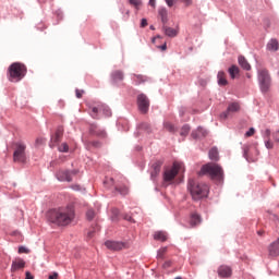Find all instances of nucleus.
Listing matches in <instances>:
<instances>
[{
	"label": "nucleus",
	"instance_id": "f257e3e1",
	"mask_svg": "<svg viewBox=\"0 0 279 279\" xmlns=\"http://www.w3.org/2000/svg\"><path fill=\"white\" fill-rule=\"evenodd\" d=\"M48 221L54 226H69L75 219V210L73 207H60L50 209L47 214Z\"/></svg>",
	"mask_w": 279,
	"mask_h": 279
},
{
	"label": "nucleus",
	"instance_id": "f03ea898",
	"mask_svg": "<svg viewBox=\"0 0 279 279\" xmlns=\"http://www.w3.org/2000/svg\"><path fill=\"white\" fill-rule=\"evenodd\" d=\"M199 175H209L210 180L214 182H223V168L217 163H206L202 167Z\"/></svg>",
	"mask_w": 279,
	"mask_h": 279
},
{
	"label": "nucleus",
	"instance_id": "7ed1b4c3",
	"mask_svg": "<svg viewBox=\"0 0 279 279\" xmlns=\"http://www.w3.org/2000/svg\"><path fill=\"white\" fill-rule=\"evenodd\" d=\"M187 189L192 195V198L196 202L199 199H204V197H208V193L210 189L206 183H197V181L190 179Z\"/></svg>",
	"mask_w": 279,
	"mask_h": 279
},
{
	"label": "nucleus",
	"instance_id": "20e7f679",
	"mask_svg": "<svg viewBox=\"0 0 279 279\" xmlns=\"http://www.w3.org/2000/svg\"><path fill=\"white\" fill-rule=\"evenodd\" d=\"M25 75H27V66H25L23 63L14 62L8 69L9 82H21Z\"/></svg>",
	"mask_w": 279,
	"mask_h": 279
},
{
	"label": "nucleus",
	"instance_id": "39448f33",
	"mask_svg": "<svg viewBox=\"0 0 279 279\" xmlns=\"http://www.w3.org/2000/svg\"><path fill=\"white\" fill-rule=\"evenodd\" d=\"M180 171H184V163L174 161L172 168L165 170L163 182H166L167 184H171V182L175 180V175H178Z\"/></svg>",
	"mask_w": 279,
	"mask_h": 279
},
{
	"label": "nucleus",
	"instance_id": "423d86ee",
	"mask_svg": "<svg viewBox=\"0 0 279 279\" xmlns=\"http://www.w3.org/2000/svg\"><path fill=\"white\" fill-rule=\"evenodd\" d=\"M87 107L89 108V110H92L90 116L93 117V119H97V114H99V112H104L106 117L112 116V111H110V108L101 102H87Z\"/></svg>",
	"mask_w": 279,
	"mask_h": 279
},
{
	"label": "nucleus",
	"instance_id": "0eeeda50",
	"mask_svg": "<svg viewBox=\"0 0 279 279\" xmlns=\"http://www.w3.org/2000/svg\"><path fill=\"white\" fill-rule=\"evenodd\" d=\"M258 82L263 93H267L271 86V76H269V71L262 69L258 71Z\"/></svg>",
	"mask_w": 279,
	"mask_h": 279
},
{
	"label": "nucleus",
	"instance_id": "6e6552de",
	"mask_svg": "<svg viewBox=\"0 0 279 279\" xmlns=\"http://www.w3.org/2000/svg\"><path fill=\"white\" fill-rule=\"evenodd\" d=\"M25 149L27 146L23 143L15 144V150L13 153V160L14 162H25L27 160V155H25Z\"/></svg>",
	"mask_w": 279,
	"mask_h": 279
},
{
	"label": "nucleus",
	"instance_id": "1a4fd4ad",
	"mask_svg": "<svg viewBox=\"0 0 279 279\" xmlns=\"http://www.w3.org/2000/svg\"><path fill=\"white\" fill-rule=\"evenodd\" d=\"M137 106L142 114H147V112H149V98L147 97V95L140 94L137 96Z\"/></svg>",
	"mask_w": 279,
	"mask_h": 279
},
{
	"label": "nucleus",
	"instance_id": "9d476101",
	"mask_svg": "<svg viewBox=\"0 0 279 279\" xmlns=\"http://www.w3.org/2000/svg\"><path fill=\"white\" fill-rule=\"evenodd\" d=\"M56 175L59 182H73V175H77V170H59Z\"/></svg>",
	"mask_w": 279,
	"mask_h": 279
},
{
	"label": "nucleus",
	"instance_id": "9b49d317",
	"mask_svg": "<svg viewBox=\"0 0 279 279\" xmlns=\"http://www.w3.org/2000/svg\"><path fill=\"white\" fill-rule=\"evenodd\" d=\"M105 245L107 250H111L112 252H120V250L125 248V243L117 241H107Z\"/></svg>",
	"mask_w": 279,
	"mask_h": 279
},
{
	"label": "nucleus",
	"instance_id": "f8f14e48",
	"mask_svg": "<svg viewBox=\"0 0 279 279\" xmlns=\"http://www.w3.org/2000/svg\"><path fill=\"white\" fill-rule=\"evenodd\" d=\"M161 167H162V160L154 161V163L151 165V171H150L151 180H155V178L158 177V174L160 173Z\"/></svg>",
	"mask_w": 279,
	"mask_h": 279
},
{
	"label": "nucleus",
	"instance_id": "ddd939ff",
	"mask_svg": "<svg viewBox=\"0 0 279 279\" xmlns=\"http://www.w3.org/2000/svg\"><path fill=\"white\" fill-rule=\"evenodd\" d=\"M20 269H25V260H23V258H15L13 262H12V265H11V271L12 274L19 271Z\"/></svg>",
	"mask_w": 279,
	"mask_h": 279
},
{
	"label": "nucleus",
	"instance_id": "4468645a",
	"mask_svg": "<svg viewBox=\"0 0 279 279\" xmlns=\"http://www.w3.org/2000/svg\"><path fill=\"white\" fill-rule=\"evenodd\" d=\"M239 110H241V106L238 102L230 104L227 111L221 113L220 117L222 119H228V114H230V112H239Z\"/></svg>",
	"mask_w": 279,
	"mask_h": 279
},
{
	"label": "nucleus",
	"instance_id": "2eb2a0df",
	"mask_svg": "<svg viewBox=\"0 0 279 279\" xmlns=\"http://www.w3.org/2000/svg\"><path fill=\"white\" fill-rule=\"evenodd\" d=\"M268 252H269V256H272V258H276L279 256V239L269 245Z\"/></svg>",
	"mask_w": 279,
	"mask_h": 279
},
{
	"label": "nucleus",
	"instance_id": "dca6fc26",
	"mask_svg": "<svg viewBox=\"0 0 279 279\" xmlns=\"http://www.w3.org/2000/svg\"><path fill=\"white\" fill-rule=\"evenodd\" d=\"M218 275L221 278H230L232 276V269L228 266H220L218 268Z\"/></svg>",
	"mask_w": 279,
	"mask_h": 279
},
{
	"label": "nucleus",
	"instance_id": "f3484780",
	"mask_svg": "<svg viewBox=\"0 0 279 279\" xmlns=\"http://www.w3.org/2000/svg\"><path fill=\"white\" fill-rule=\"evenodd\" d=\"M135 86H140V84H145V82H149V77L143 75V74H133L132 77Z\"/></svg>",
	"mask_w": 279,
	"mask_h": 279
},
{
	"label": "nucleus",
	"instance_id": "a211bd4d",
	"mask_svg": "<svg viewBox=\"0 0 279 279\" xmlns=\"http://www.w3.org/2000/svg\"><path fill=\"white\" fill-rule=\"evenodd\" d=\"M89 132L94 136H100V138H106V131L100 130L97 125H92Z\"/></svg>",
	"mask_w": 279,
	"mask_h": 279
},
{
	"label": "nucleus",
	"instance_id": "6ab92c4d",
	"mask_svg": "<svg viewBox=\"0 0 279 279\" xmlns=\"http://www.w3.org/2000/svg\"><path fill=\"white\" fill-rule=\"evenodd\" d=\"M238 62L240 64V66H242V69H244V71H250L252 69V65H250V62H247V59H245V57L240 56L238 58Z\"/></svg>",
	"mask_w": 279,
	"mask_h": 279
},
{
	"label": "nucleus",
	"instance_id": "aec40b11",
	"mask_svg": "<svg viewBox=\"0 0 279 279\" xmlns=\"http://www.w3.org/2000/svg\"><path fill=\"white\" fill-rule=\"evenodd\" d=\"M162 31L165 32L166 36H169V38H175V36H178V29L175 28L163 26Z\"/></svg>",
	"mask_w": 279,
	"mask_h": 279
},
{
	"label": "nucleus",
	"instance_id": "412c9836",
	"mask_svg": "<svg viewBox=\"0 0 279 279\" xmlns=\"http://www.w3.org/2000/svg\"><path fill=\"white\" fill-rule=\"evenodd\" d=\"M64 134V128L59 126L54 133V136L52 137L53 143H60V140L62 138Z\"/></svg>",
	"mask_w": 279,
	"mask_h": 279
},
{
	"label": "nucleus",
	"instance_id": "4be33fe9",
	"mask_svg": "<svg viewBox=\"0 0 279 279\" xmlns=\"http://www.w3.org/2000/svg\"><path fill=\"white\" fill-rule=\"evenodd\" d=\"M218 84L219 86H227L228 85V80L226 78V72L220 71L218 72Z\"/></svg>",
	"mask_w": 279,
	"mask_h": 279
},
{
	"label": "nucleus",
	"instance_id": "5701e85b",
	"mask_svg": "<svg viewBox=\"0 0 279 279\" xmlns=\"http://www.w3.org/2000/svg\"><path fill=\"white\" fill-rule=\"evenodd\" d=\"M190 223L192 228L195 226H199V223H202V218L197 214H192Z\"/></svg>",
	"mask_w": 279,
	"mask_h": 279
},
{
	"label": "nucleus",
	"instance_id": "b1692460",
	"mask_svg": "<svg viewBox=\"0 0 279 279\" xmlns=\"http://www.w3.org/2000/svg\"><path fill=\"white\" fill-rule=\"evenodd\" d=\"M154 239H155V241L165 242V241H167V233H165L162 231H157L154 234Z\"/></svg>",
	"mask_w": 279,
	"mask_h": 279
},
{
	"label": "nucleus",
	"instance_id": "393cba45",
	"mask_svg": "<svg viewBox=\"0 0 279 279\" xmlns=\"http://www.w3.org/2000/svg\"><path fill=\"white\" fill-rule=\"evenodd\" d=\"M268 51H278V40L271 39L270 43L267 44Z\"/></svg>",
	"mask_w": 279,
	"mask_h": 279
},
{
	"label": "nucleus",
	"instance_id": "a878e982",
	"mask_svg": "<svg viewBox=\"0 0 279 279\" xmlns=\"http://www.w3.org/2000/svg\"><path fill=\"white\" fill-rule=\"evenodd\" d=\"M159 16L161 17V22L163 23V25H166L167 21H168V12L167 9L161 8L159 9Z\"/></svg>",
	"mask_w": 279,
	"mask_h": 279
},
{
	"label": "nucleus",
	"instance_id": "bb28decb",
	"mask_svg": "<svg viewBox=\"0 0 279 279\" xmlns=\"http://www.w3.org/2000/svg\"><path fill=\"white\" fill-rule=\"evenodd\" d=\"M229 75H230L231 80H234V77H236V75H239V66L232 65L231 68H229Z\"/></svg>",
	"mask_w": 279,
	"mask_h": 279
},
{
	"label": "nucleus",
	"instance_id": "cd10ccee",
	"mask_svg": "<svg viewBox=\"0 0 279 279\" xmlns=\"http://www.w3.org/2000/svg\"><path fill=\"white\" fill-rule=\"evenodd\" d=\"M112 80L114 81V82H121V81H123V72L122 71H114L113 73H112Z\"/></svg>",
	"mask_w": 279,
	"mask_h": 279
},
{
	"label": "nucleus",
	"instance_id": "c85d7f7f",
	"mask_svg": "<svg viewBox=\"0 0 279 279\" xmlns=\"http://www.w3.org/2000/svg\"><path fill=\"white\" fill-rule=\"evenodd\" d=\"M209 158L210 160H215V161L219 160V150H217V148H211L209 150Z\"/></svg>",
	"mask_w": 279,
	"mask_h": 279
},
{
	"label": "nucleus",
	"instance_id": "c756f323",
	"mask_svg": "<svg viewBox=\"0 0 279 279\" xmlns=\"http://www.w3.org/2000/svg\"><path fill=\"white\" fill-rule=\"evenodd\" d=\"M163 128L165 130H167V132H171V133L175 132V125H173L171 122H165Z\"/></svg>",
	"mask_w": 279,
	"mask_h": 279
},
{
	"label": "nucleus",
	"instance_id": "7c9ffc66",
	"mask_svg": "<svg viewBox=\"0 0 279 279\" xmlns=\"http://www.w3.org/2000/svg\"><path fill=\"white\" fill-rule=\"evenodd\" d=\"M116 191L120 193V195H128V193H130L128 186H116Z\"/></svg>",
	"mask_w": 279,
	"mask_h": 279
},
{
	"label": "nucleus",
	"instance_id": "2f4dec72",
	"mask_svg": "<svg viewBox=\"0 0 279 279\" xmlns=\"http://www.w3.org/2000/svg\"><path fill=\"white\" fill-rule=\"evenodd\" d=\"M189 132H191V126L187 124L183 125L180 132L181 136H189Z\"/></svg>",
	"mask_w": 279,
	"mask_h": 279
},
{
	"label": "nucleus",
	"instance_id": "473e14b6",
	"mask_svg": "<svg viewBox=\"0 0 279 279\" xmlns=\"http://www.w3.org/2000/svg\"><path fill=\"white\" fill-rule=\"evenodd\" d=\"M244 158L247 162H254V159L250 157V146H244Z\"/></svg>",
	"mask_w": 279,
	"mask_h": 279
},
{
	"label": "nucleus",
	"instance_id": "72a5a7b5",
	"mask_svg": "<svg viewBox=\"0 0 279 279\" xmlns=\"http://www.w3.org/2000/svg\"><path fill=\"white\" fill-rule=\"evenodd\" d=\"M129 3L137 10L141 8V5H143V2H141V0H129Z\"/></svg>",
	"mask_w": 279,
	"mask_h": 279
},
{
	"label": "nucleus",
	"instance_id": "f704fd0d",
	"mask_svg": "<svg viewBox=\"0 0 279 279\" xmlns=\"http://www.w3.org/2000/svg\"><path fill=\"white\" fill-rule=\"evenodd\" d=\"M86 218L88 219V221H93V219H95V210L93 209L87 210Z\"/></svg>",
	"mask_w": 279,
	"mask_h": 279
},
{
	"label": "nucleus",
	"instance_id": "c9c22d12",
	"mask_svg": "<svg viewBox=\"0 0 279 279\" xmlns=\"http://www.w3.org/2000/svg\"><path fill=\"white\" fill-rule=\"evenodd\" d=\"M167 254V247H162L158 251L157 257L158 258H165V255Z\"/></svg>",
	"mask_w": 279,
	"mask_h": 279
},
{
	"label": "nucleus",
	"instance_id": "e433bc0d",
	"mask_svg": "<svg viewBox=\"0 0 279 279\" xmlns=\"http://www.w3.org/2000/svg\"><path fill=\"white\" fill-rule=\"evenodd\" d=\"M59 151H62V153L69 151V144L62 143V144L59 146Z\"/></svg>",
	"mask_w": 279,
	"mask_h": 279
},
{
	"label": "nucleus",
	"instance_id": "4c0bfd02",
	"mask_svg": "<svg viewBox=\"0 0 279 279\" xmlns=\"http://www.w3.org/2000/svg\"><path fill=\"white\" fill-rule=\"evenodd\" d=\"M265 147L267 149H274V142L271 140H265Z\"/></svg>",
	"mask_w": 279,
	"mask_h": 279
},
{
	"label": "nucleus",
	"instance_id": "58836bf2",
	"mask_svg": "<svg viewBox=\"0 0 279 279\" xmlns=\"http://www.w3.org/2000/svg\"><path fill=\"white\" fill-rule=\"evenodd\" d=\"M264 138H265V141L271 140V130L267 129V130L264 132Z\"/></svg>",
	"mask_w": 279,
	"mask_h": 279
},
{
	"label": "nucleus",
	"instance_id": "ea45409f",
	"mask_svg": "<svg viewBox=\"0 0 279 279\" xmlns=\"http://www.w3.org/2000/svg\"><path fill=\"white\" fill-rule=\"evenodd\" d=\"M19 254H29V251L25 246H20L19 247Z\"/></svg>",
	"mask_w": 279,
	"mask_h": 279
},
{
	"label": "nucleus",
	"instance_id": "a19ab883",
	"mask_svg": "<svg viewBox=\"0 0 279 279\" xmlns=\"http://www.w3.org/2000/svg\"><path fill=\"white\" fill-rule=\"evenodd\" d=\"M75 93H76L77 99H82V97L84 95V89H76Z\"/></svg>",
	"mask_w": 279,
	"mask_h": 279
},
{
	"label": "nucleus",
	"instance_id": "79ce46f5",
	"mask_svg": "<svg viewBox=\"0 0 279 279\" xmlns=\"http://www.w3.org/2000/svg\"><path fill=\"white\" fill-rule=\"evenodd\" d=\"M197 132H198V136H206V134H208V132H206V130L202 128H198Z\"/></svg>",
	"mask_w": 279,
	"mask_h": 279
},
{
	"label": "nucleus",
	"instance_id": "37998d69",
	"mask_svg": "<svg viewBox=\"0 0 279 279\" xmlns=\"http://www.w3.org/2000/svg\"><path fill=\"white\" fill-rule=\"evenodd\" d=\"M254 132H255L254 128H251V129L245 133V136H246V137L254 136Z\"/></svg>",
	"mask_w": 279,
	"mask_h": 279
},
{
	"label": "nucleus",
	"instance_id": "c03bdc74",
	"mask_svg": "<svg viewBox=\"0 0 279 279\" xmlns=\"http://www.w3.org/2000/svg\"><path fill=\"white\" fill-rule=\"evenodd\" d=\"M168 8H173V5L175 4V0H165Z\"/></svg>",
	"mask_w": 279,
	"mask_h": 279
},
{
	"label": "nucleus",
	"instance_id": "a18cd8bd",
	"mask_svg": "<svg viewBox=\"0 0 279 279\" xmlns=\"http://www.w3.org/2000/svg\"><path fill=\"white\" fill-rule=\"evenodd\" d=\"M183 1V3L189 7V5H193V0H181Z\"/></svg>",
	"mask_w": 279,
	"mask_h": 279
},
{
	"label": "nucleus",
	"instance_id": "49530a36",
	"mask_svg": "<svg viewBox=\"0 0 279 279\" xmlns=\"http://www.w3.org/2000/svg\"><path fill=\"white\" fill-rule=\"evenodd\" d=\"M141 27H147V20L146 19H142Z\"/></svg>",
	"mask_w": 279,
	"mask_h": 279
},
{
	"label": "nucleus",
	"instance_id": "de8ad7c7",
	"mask_svg": "<svg viewBox=\"0 0 279 279\" xmlns=\"http://www.w3.org/2000/svg\"><path fill=\"white\" fill-rule=\"evenodd\" d=\"M48 279H58V272H53L52 275H49Z\"/></svg>",
	"mask_w": 279,
	"mask_h": 279
},
{
	"label": "nucleus",
	"instance_id": "09e8293b",
	"mask_svg": "<svg viewBox=\"0 0 279 279\" xmlns=\"http://www.w3.org/2000/svg\"><path fill=\"white\" fill-rule=\"evenodd\" d=\"M141 128H142V130H149V124L143 123V124L141 125Z\"/></svg>",
	"mask_w": 279,
	"mask_h": 279
},
{
	"label": "nucleus",
	"instance_id": "8fccbe9b",
	"mask_svg": "<svg viewBox=\"0 0 279 279\" xmlns=\"http://www.w3.org/2000/svg\"><path fill=\"white\" fill-rule=\"evenodd\" d=\"M93 147H101V143L99 142H92Z\"/></svg>",
	"mask_w": 279,
	"mask_h": 279
},
{
	"label": "nucleus",
	"instance_id": "3c124183",
	"mask_svg": "<svg viewBox=\"0 0 279 279\" xmlns=\"http://www.w3.org/2000/svg\"><path fill=\"white\" fill-rule=\"evenodd\" d=\"M25 279H34V276H32L31 271H26V278Z\"/></svg>",
	"mask_w": 279,
	"mask_h": 279
},
{
	"label": "nucleus",
	"instance_id": "603ef678",
	"mask_svg": "<svg viewBox=\"0 0 279 279\" xmlns=\"http://www.w3.org/2000/svg\"><path fill=\"white\" fill-rule=\"evenodd\" d=\"M105 184H114V179H109L107 181H105Z\"/></svg>",
	"mask_w": 279,
	"mask_h": 279
},
{
	"label": "nucleus",
	"instance_id": "864d4df0",
	"mask_svg": "<svg viewBox=\"0 0 279 279\" xmlns=\"http://www.w3.org/2000/svg\"><path fill=\"white\" fill-rule=\"evenodd\" d=\"M149 5H151V8H156V0H149Z\"/></svg>",
	"mask_w": 279,
	"mask_h": 279
},
{
	"label": "nucleus",
	"instance_id": "5fc2aeb1",
	"mask_svg": "<svg viewBox=\"0 0 279 279\" xmlns=\"http://www.w3.org/2000/svg\"><path fill=\"white\" fill-rule=\"evenodd\" d=\"M161 51H167V44H163L162 46L159 47Z\"/></svg>",
	"mask_w": 279,
	"mask_h": 279
},
{
	"label": "nucleus",
	"instance_id": "6e6d98bb",
	"mask_svg": "<svg viewBox=\"0 0 279 279\" xmlns=\"http://www.w3.org/2000/svg\"><path fill=\"white\" fill-rule=\"evenodd\" d=\"M163 267L167 269L168 267H171V262H166L165 264H163Z\"/></svg>",
	"mask_w": 279,
	"mask_h": 279
},
{
	"label": "nucleus",
	"instance_id": "4d7b16f0",
	"mask_svg": "<svg viewBox=\"0 0 279 279\" xmlns=\"http://www.w3.org/2000/svg\"><path fill=\"white\" fill-rule=\"evenodd\" d=\"M124 219H125L126 221H133L132 216H124Z\"/></svg>",
	"mask_w": 279,
	"mask_h": 279
},
{
	"label": "nucleus",
	"instance_id": "13d9d810",
	"mask_svg": "<svg viewBox=\"0 0 279 279\" xmlns=\"http://www.w3.org/2000/svg\"><path fill=\"white\" fill-rule=\"evenodd\" d=\"M72 189H74V191H78V190H80V186H78V185H75V186H72Z\"/></svg>",
	"mask_w": 279,
	"mask_h": 279
},
{
	"label": "nucleus",
	"instance_id": "bf43d9fd",
	"mask_svg": "<svg viewBox=\"0 0 279 279\" xmlns=\"http://www.w3.org/2000/svg\"><path fill=\"white\" fill-rule=\"evenodd\" d=\"M264 233H265L264 231H258V232H257V234H258L259 236H263Z\"/></svg>",
	"mask_w": 279,
	"mask_h": 279
},
{
	"label": "nucleus",
	"instance_id": "052dcab7",
	"mask_svg": "<svg viewBox=\"0 0 279 279\" xmlns=\"http://www.w3.org/2000/svg\"><path fill=\"white\" fill-rule=\"evenodd\" d=\"M125 14H126V17H129L130 16V10H126Z\"/></svg>",
	"mask_w": 279,
	"mask_h": 279
},
{
	"label": "nucleus",
	"instance_id": "680f3d73",
	"mask_svg": "<svg viewBox=\"0 0 279 279\" xmlns=\"http://www.w3.org/2000/svg\"><path fill=\"white\" fill-rule=\"evenodd\" d=\"M275 141H276L277 143H279V138H276Z\"/></svg>",
	"mask_w": 279,
	"mask_h": 279
}]
</instances>
